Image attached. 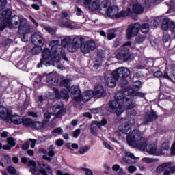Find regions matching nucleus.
<instances>
[{
  "label": "nucleus",
  "instance_id": "nucleus-44",
  "mask_svg": "<svg viewBox=\"0 0 175 175\" xmlns=\"http://www.w3.org/2000/svg\"><path fill=\"white\" fill-rule=\"evenodd\" d=\"M42 46H36V47L33 48L31 51V53L32 55H38L42 53Z\"/></svg>",
  "mask_w": 175,
  "mask_h": 175
},
{
  "label": "nucleus",
  "instance_id": "nucleus-55",
  "mask_svg": "<svg viewBox=\"0 0 175 175\" xmlns=\"http://www.w3.org/2000/svg\"><path fill=\"white\" fill-rule=\"evenodd\" d=\"M128 80L122 79L120 81V86L122 87V88H126L128 87Z\"/></svg>",
  "mask_w": 175,
  "mask_h": 175
},
{
  "label": "nucleus",
  "instance_id": "nucleus-47",
  "mask_svg": "<svg viewBox=\"0 0 175 175\" xmlns=\"http://www.w3.org/2000/svg\"><path fill=\"white\" fill-rule=\"evenodd\" d=\"M59 53H60V55L64 61H68V57H66V54L65 53V50L62 48V46L59 44Z\"/></svg>",
  "mask_w": 175,
  "mask_h": 175
},
{
  "label": "nucleus",
  "instance_id": "nucleus-12",
  "mask_svg": "<svg viewBox=\"0 0 175 175\" xmlns=\"http://www.w3.org/2000/svg\"><path fill=\"white\" fill-rule=\"evenodd\" d=\"M80 44H81V51L83 54H88L90 51H94V50L96 49V45H95V42H94L93 40H90L85 43H83L82 42Z\"/></svg>",
  "mask_w": 175,
  "mask_h": 175
},
{
  "label": "nucleus",
  "instance_id": "nucleus-38",
  "mask_svg": "<svg viewBox=\"0 0 175 175\" xmlns=\"http://www.w3.org/2000/svg\"><path fill=\"white\" fill-rule=\"evenodd\" d=\"M129 94L132 96V103H133V96H138L139 98H144V96H146L144 93L133 90H129Z\"/></svg>",
  "mask_w": 175,
  "mask_h": 175
},
{
  "label": "nucleus",
  "instance_id": "nucleus-48",
  "mask_svg": "<svg viewBox=\"0 0 175 175\" xmlns=\"http://www.w3.org/2000/svg\"><path fill=\"white\" fill-rule=\"evenodd\" d=\"M90 151V146H83L79 148V152L81 155H84L86 152Z\"/></svg>",
  "mask_w": 175,
  "mask_h": 175
},
{
  "label": "nucleus",
  "instance_id": "nucleus-10",
  "mask_svg": "<svg viewBox=\"0 0 175 175\" xmlns=\"http://www.w3.org/2000/svg\"><path fill=\"white\" fill-rule=\"evenodd\" d=\"M53 111L56 118H62L66 114V108L64 104H55L53 107Z\"/></svg>",
  "mask_w": 175,
  "mask_h": 175
},
{
  "label": "nucleus",
  "instance_id": "nucleus-36",
  "mask_svg": "<svg viewBox=\"0 0 175 175\" xmlns=\"http://www.w3.org/2000/svg\"><path fill=\"white\" fill-rule=\"evenodd\" d=\"M72 42V38H70V36H66L65 38L62 40V48L66 49Z\"/></svg>",
  "mask_w": 175,
  "mask_h": 175
},
{
  "label": "nucleus",
  "instance_id": "nucleus-62",
  "mask_svg": "<svg viewBox=\"0 0 175 175\" xmlns=\"http://www.w3.org/2000/svg\"><path fill=\"white\" fill-rule=\"evenodd\" d=\"M170 30L175 34V23L173 21L170 23Z\"/></svg>",
  "mask_w": 175,
  "mask_h": 175
},
{
  "label": "nucleus",
  "instance_id": "nucleus-33",
  "mask_svg": "<svg viewBox=\"0 0 175 175\" xmlns=\"http://www.w3.org/2000/svg\"><path fill=\"white\" fill-rule=\"evenodd\" d=\"M109 6H110V4L107 1H102L99 3L97 11L102 14V11L105 10V12H107Z\"/></svg>",
  "mask_w": 175,
  "mask_h": 175
},
{
  "label": "nucleus",
  "instance_id": "nucleus-64",
  "mask_svg": "<svg viewBox=\"0 0 175 175\" xmlns=\"http://www.w3.org/2000/svg\"><path fill=\"white\" fill-rule=\"evenodd\" d=\"M154 77H157V78H159V77H162V76H163V72H162V71H156L154 73Z\"/></svg>",
  "mask_w": 175,
  "mask_h": 175
},
{
  "label": "nucleus",
  "instance_id": "nucleus-54",
  "mask_svg": "<svg viewBox=\"0 0 175 175\" xmlns=\"http://www.w3.org/2000/svg\"><path fill=\"white\" fill-rule=\"evenodd\" d=\"M7 172H8V173L12 175H14L16 173H17V170L13 166H8L7 167Z\"/></svg>",
  "mask_w": 175,
  "mask_h": 175
},
{
  "label": "nucleus",
  "instance_id": "nucleus-37",
  "mask_svg": "<svg viewBox=\"0 0 175 175\" xmlns=\"http://www.w3.org/2000/svg\"><path fill=\"white\" fill-rule=\"evenodd\" d=\"M122 122H124L126 126H133L135 125V118H126L125 119H122Z\"/></svg>",
  "mask_w": 175,
  "mask_h": 175
},
{
  "label": "nucleus",
  "instance_id": "nucleus-4",
  "mask_svg": "<svg viewBox=\"0 0 175 175\" xmlns=\"http://www.w3.org/2000/svg\"><path fill=\"white\" fill-rule=\"evenodd\" d=\"M5 24L8 28H14L20 29L21 27H24L27 24V19L20 18L18 16H13L10 18H5Z\"/></svg>",
  "mask_w": 175,
  "mask_h": 175
},
{
  "label": "nucleus",
  "instance_id": "nucleus-5",
  "mask_svg": "<svg viewBox=\"0 0 175 175\" xmlns=\"http://www.w3.org/2000/svg\"><path fill=\"white\" fill-rule=\"evenodd\" d=\"M50 46L51 47V51L52 53V61L53 62H56V64H59V61H61V54L59 53V41L53 40L50 42Z\"/></svg>",
  "mask_w": 175,
  "mask_h": 175
},
{
  "label": "nucleus",
  "instance_id": "nucleus-14",
  "mask_svg": "<svg viewBox=\"0 0 175 175\" xmlns=\"http://www.w3.org/2000/svg\"><path fill=\"white\" fill-rule=\"evenodd\" d=\"M31 42L34 46H44V39L41 36L40 33H34L31 36Z\"/></svg>",
  "mask_w": 175,
  "mask_h": 175
},
{
  "label": "nucleus",
  "instance_id": "nucleus-9",
  "mask_svg": "<svg viewBox=\"0 0 175 175\" xmlns=\"http://www.w3.org/2000/svg\"><path fill=\"white\" fill-rule=\"evenodd\" d=\"M140 29V23H135L133 25H129L127 29V39H131L134 36H137Z\"/></svg>",
  "mask_w": 175,
  "mask_h": 175
},
{
  "label": "nucleus",
  "instance_id": "nucleus-41",
  "mask_svg": "<svg viewBox=\"0 0 175 175\" xmlns=\"http://www.w3.org/2000/svg\"><path fill=\"white\" fill-rule=\"evenodd\" d=\"M12 16V10L8 9L5 11H3L2 13H0V19L1 18H10Z\"/></svg>",
  "mask_w": 175,
  "mask_h": 175
},
{
  "label": "nucleus",
  "instance_id": "nucleus-31",
  "mask_svg": "<svg viewBox=\"0 0 175 175\" xmlns=\"http://www.w3.org/2000/svg\"><path fill=\"white\" fill-rule=\"evenodd\" d=\"M93 96H94V92L92 90H88L83 94V96H81V100L84 103L88 102V100L92 99Z\"/></svg>",
  "mask_w": 175,
  "mask_h": 175
},
{
  "label": "nucleus",
  "instance_id": "nucleus-42",
  "mask_svg": "<svg viewBox=\"0 0 175 175\" xmlns=\"http://www.w3.org/2000/svg\"><path fill=\"white\" fill-rule=\"evenodd\" d=\"M44 125H46L44 122H33V124L31 126V128L33 129H42V128H44Z\"/></svg>",
  "mask_w": 175,
  "mask_h": 175
},
{
  "label": "nucleus",
  "instance_id": "nucleus-27",
  "mask_svg": "<svg viewBox=\"0 0 175 175\" xmlns=\"http://www.w3.org/2000/svg\"><path fill=\"white\" fill-rule=\"evenodd\" d=\"M46 81L49 84L51 85H58V79H57V75L53 72L48 74L46 75Z\"/></svg>",
  "mask_w": 175,
  "mask_h": 175
},
{
  "label": "nucleus",
  "instance_id": "nucleus-2",
  "mask_svg": "<svg viewBox=\"0 0 175 175\" xmlns=\"http://www.w3.org/2000/svg\"><path fill=\"white\" fill-rule=\"evenodd\" d=\"M40 170L36 167V162L33 160L28 161V167H30L29 172L34 175H49L53 173V170L46 163H38Z\"/></svg>",
  "mask_w": 175,
  "mask_h": 175
},
{
  "label": "nucleus",
  "instance_id": "nucleus-16",
  "mask_svg": "<svg viewBox=\"0 0 175 175\" xmlns=\"http://www.w3.org/2000/svg\"><path fill=\"white\" fill-rule=\"evenodd\" d=\"M70 91L71 92V97L72 99H77V100H81V92L79 89L78 86L72 85Z\"/></svg>",
  "mask_w": 175,
  "mask_h": 175
},
{
  "label": "nucleus",
  "instance_id": "nucleus-17",
  "mask_svg": "<svg viewBox=\"0 0 175 175\" xmlns=\"http://www.w3.org/2000/svg\"><path fill=\"white\" fill-rule=\"evenodd\" d=\"M93 94L96 98H103L106 96V92H105L102 84H98L95 87Z\"/></svg>",
  "mask_w": 175,
  "mask_h": 175
},
{
  "label": "nucleus",
  "instance_id": "nucleus-49",
  "mask_svg": "<svg viewBox=\"0 0 175 175\" xmlns=\"http://www.w3.org/2000/svg\"><path fill=\"white\" fill-rule=\"evenodd\" d=\"M51 118V113L47 111L44 114V120H43L44 124H47V122L50 121Z\"/></svg>",
  "mask_w": 175,
  "mask_h": 175
},
{
  "label": "nucleus",
  "instance_id": "nucleus-57",
  "mask_svg": "<svg viewBox=\"0 0 175 175\" xmlns=\"http://www.w3.org/2000/svg\"><path fill=\"white\" fill-rule=\"evenodd\" d=\"M82 170L85 172V175H94V172L90 168L82 167Z\"/></svg>",
  "mask_w": 175,
  "mask_h": 175
},
{
  "label": "nucleus",
  "instance_id": "nucleus-6",
  "mask_svg": "<svg viewBox=\"0 0 175 175\" xmlns=\"http://www.w3.org/2000/svg\"><path fill=\"white\" fill-rule=\"evenodd\" d=\"M110 111L111 113H116L117 116H121L122 113H124V109H125V107L124 105H121V102L113 100L109 103Z\"/></svg>",
  "mask_w": 175,
  "mask_h": 175
},
{
  "label": "nucleus",
  "instance_id": "nucleus-7",
  "mask_svg": "<svg viewBox=\"0 0 175 175\" xmlns=\"http://www.w3.org/2000/svg\"><path fill=\"white\" fill-rule=\"evenodd\" d=\"M120 9L117 6H109L107 11L103 10L101 11L102 14L104 16H107L111 18L118 19L121 18V12H119Z\"/></svg>",
  "mask_w": 175,
  "mask_h": 175
},
{
  "label": "nucleus",
  "instance_id": "nucleus-29",
  "mask_svg": "<svg viewBox=\"0 0 175 175\" xmlns=\"http://www.w3.org/2000/svg\"><path fill=\"white\" fill-rule=\"evenodd\" d=\"M33 28L31 25H27V23H25L24 26H21L18 29V32L20 35H25V33H29V32L32 31Z\"/></svg>",
  "mask_w": 175,
  "mask_h": 175
},
{
  "label": "nucleus",
  "instance_id": "nucleus-22",
  "mask_svg": "<svg viewBox=\"0 0 175 175\" xmlns=\"http://www.w3.org/2000/svg\"><path fill=\"white\" fill-rule=\"evenodd\" d=\"M5 122L9 124L12 122L13 124H15V125H20V124L23 122V118L18 115H12L11 113Z\"/></svg>",
  "mask_w": 175,
  "mask_h": 175
},
{
  "label": "nucleus",
  "instance_id": "nucleus-40",
  "mask_svg": "<svg viewBox=\"0 0 175 175\" xmlns=\"http://www.w3.org/2000/svg\"><path fill=\"white\" fill-rule=\"evenodd\" d=\"M22 123L25 126H27V128H32L33 121L31 118H24L22 119Z\"/></svg>",
  "mask_w": 175,
  "mask_h": 175
},
{
  "label": "nucleus",
  "instance_id": "nucleus-24",
  "mask_svg": "<svg viewBox=\"0 0 175 175\" xmlns=\"http://www.w3.org/2000/svg\"><path fill=\"white\" fill-rule=\"evenodd\" d=\"M53 91L57 99H69V93H68L66 90H62V91L59 92L57 88H53Z\"/></svg>",
  "mask_w": 175,
  "mask_h": 175
},
{
  "label": "nucleus",
  "instance_id": "nucleus-58",
  "mask_svg": "<svg viewBox=\"0 0 175 175\" xmlns=\"http://www.w3.org/2000/svg\"><path fill=\"white\" fill-rule=\"evenodd\" d=\"M6 3H8L7 0H0V12H2V10L5 9V6H6Z\"/></svg>",
  "mask_w": 175,
  "mask_h": 175
},
{
  "label": "nucleus",
  "instance_id": "nucleus-32",
  "mask_svg": "<svg viewBox=\"0 0 175 175\" xmlns=\"http://www.w3.org/2000/svg\"><path fill=\"white\" fill-rule=\"evenodd\" d=\"M7 142L8 144L3 146V150H12V148L16 146V140H14V138L12 137H8Z\"/></svg>",
  "mask_w": 175,
  "mask_h": 175
},
{
  "label": "nucleus",
  "instance_id": "nucleus-52",
  "mask_svg": "<svg viewBox=\"0 0 175 175\" xmlns=\"http://www.w3.org/2000/svg\"><path fill=\"white\" fill-rule=\"evenodd\" d=\"M145 40H146V36L144 35L139 36L135 38V42L138 44H142V43H143V42H144Z\"/></svg>",
  "mask_w": 175,
  "mask_h": 175
},
{
  "label": "nucleus",
  "instance_id": "nucleus-25",
  "mask_svg": "<svg viewBox=\"0 0 175 175\" xmlns=\"http://www.w3.org/2000/svg\"><path fill=\"white\" fill-rule=\"evenodd\" d=\"M125 155L123 157V161L124 162H126V163H136L137 162V159L133 154L126 152H124Z\"/></svg>",
  "mask_w": 175,
  "mask_h": 175
},
{
  "label": "nucleus",
  "instance_id": "nucleus-18",
  "mask_svg": "<svg viewBox=\"0 0 175 175\" xmlns=\"http://www.w3.org/2000/svg\"><path fill=\"white\" fill-rule=\"evenodd\" d=\"M50 55H51V52H50V49H44L42 51L43 59L40 60V64H38V68H42L43 65H46L47 64V59L50 58Z\"/></svg>",
  "mask_w": 175,
  "mask_h": 175
},
{
  "label": "nucleus",
  "instance_id": "nucleus-35",
  "mask_svg": "<svg viewBox=\"0 0 175 175\" xmlns=\"http://www.w3.org/2000/svg\"><path fill=\"white\" fill-rule=\"evenodd\" d=\"M119 131L122 133H125V135H129L132 132V129L129 127V126L124 125L122 124L120 126H119Z\"/></svg>",
  "mask_w": 175,
  "mask_h": 175
},
{
  "label": "nucleus",
  "instance_id": "nucleus-19",
  "mask_svg": "<svg viewBox=\"0 0 175 175\" xmlns=\"http://www.w3.org/2000/svg\"><path fill=\"white\" fill-rule=\"evenodd\" d=\"M92 0H85L84 5L85 8H88L91 12H94V10H98V8H99V1L98 0L93 1Z\"/></svg>",
  "mask_w": 175,
  "mask_h": 175
},
{
  "label": "nucleus",
  "instance_id": "nucleus-26",
  "mask_svg": "<svg viewBox=\"0 0 175 175\" xmlns=\"http://www.w3.org/2000/svg\"><path fill=\"white\" fill-rule=\"evenodd\" d=\"M12 114V111L8 109L6 107L0 106V117L4 121H7L8 118Z\"/></svg>",
  "mask_w": 175,
  "mask_h": 175
},
{
  "label": "nucleus",
  "instance_id": "nucleus-20",
  "mask_svg": "<svg viewBox=\"0 0 175 175\" xmlns=\"http://www.w3.org/2000/svg\"><path fill=\"white\" fill-rule=\"evenodd\" d=\"M145 150L149 153L154 155H162V152H161V149H157V145L154 144H151L149 145H146Z\"/></svg>",
  "mask_w": 175,
  "mask_h": 175
},
{
  "label": "nucleus",
  "instance_id": "nucleus-21",
  "mask_svg": "<svg viewBox=\"0 0 175 175\" xmlns=\"http://www.w3.org/2000/svg\"><path fill=\"white\" fill-rule=\"evenodd\" d=\"M62 15V25L63 27H66L67 28H70L72 27V21L68 18V12L62 11L61 12Z\"/></svg>",
  "mask_w": 175,
  "mask_h": 175
},
{
  "label": "nucleus",
  "instance_id": "nucleus-28",
  "mask_svg": "<svg viewBox=\"0 0 175 175\" xmlns=\"http://www.w3.org/2000/svg\"><path fill=\"white\" fill-rule=\"evenodd\" d=\"M98 128H102L100 122L94 121L90 125L91 134L94 135V136H96V135H98Z\"/></svg>",
  "mask_w": 175,
  "mask_h": 175
},
{
  "label": "nucleus",
  "instance_id": "nucleus-8",
  "mask_svg": "<svg viewBox=\"0 0 175 175\" xmlns=\"http://www.w3.org/2000/svg\"><path fill=\"white\" fill-rule=\"evenodd\" d=\"M84 42V38L77 36L73 38L72 42L70 43L67 46V50L69 53H75V51H77L79 50V47H80V44Z\"/></svg>",
  "mask_w": 175,
  "mask_h": 175
},
{
  "label": "nucleus",
  "instance_id": "nucleus-56",
  "mask_svg": "<svg viewBox=\"0 0 175 175\" xmlns=\"http://www.w3.org/2000/svg\"><path fill=\"white\" fill-rule=\"evenodd\" d=\"M116 38V33L113 30H109L107 33V39L108 40H111V39H114Z\"/></svg>",
  "mask_w": 175,
  "mask_h": 175
},
{
  "label": "nucleus",
  "instance_id": "nucleus-30",
  "mask_svg": "<svg viewBox=\"0 0 175 175\" xmlns=\"http://www.w3.org/2000/svg\"><path fill=\"white\" fill-rule=\"evenodd\" d=\"M132 10L135 14H142L144 12V8L140 3H135L133 5Z\"/></svg>",
  "mask_w": 175,
  "mask_h": 175
},
{
  "label": "nucleus",
  "instance_id": "nucleus-34",
  "mask_svg": "<svg viewBox=\"0 0 175 175\" xmlns=\"http://www.w3.org/2000/svg\"><path fill=\"white\" fill-rule=\"evenodd\" d=\"M170 168V163H165L159 166H158L156 169L157 173H162L163 170H167Z\"/></svg>",
  "mask_w": 175,
  "mask_h": 175
},
{
  "label": "nucleus",
  "instance_id": "nucleus-53",
  "mask_svg": "<svg viewBox=\"0 0 175 175\" xmlns=\"http://www.w3.org/2000/svg\"><path fill=\"white\" fill-rule=\"evenodd\" d=\"M60 85L63 87H66V88L69 89V87H70V80L69 79H63L60 82Z\"/></svg>",
  "mask_w": 175,
  "mask_h": 175
},
{
  "label": "nucleus",
  "instance_id": "nucleus-50",
  "mask_svg": "<svg viewBox=\"0 0 175 175\" xmlns=\"http://www.w3.org/2000/svg\"><path fill=\"white\" fill-rule=\"evenodd\" d=\"M131 13H132L131 8L120 11V18H122V17H128Z\"/></svg>",
  "mask_w": 175,
  "mask_h": 175
},
{
  "label": "nucleus",
  "instance_id": "nucleus-63",
  "mask_svg": "<svg viewBox=\"0 0 175 175\" xmlns=\"http://www.w3.org/2000/svg\"><path fill=\"white\" fill-rule=\"evenodd\" d=\"M29 148V141H27L25 144L22 145V150H28Z\"/></svg>",
  "mask_w": 175,
  "mask_h": 175
},
{
  "label": "nucleus",
  "instance_id": "nucleus-39",
  "mask_svg": "<svg viewBox=\"0 0 175 175\" xmlns=\"http://www.w3.org/2000/svg\"><path fill=\"white\" fill-rule=\"evenodd\" d=\"M162 28L163 31H167L169 28L170 29V19L169 18H165L163 20Z\"/></svg>",
  "mask_w": 175,
  "mask_h": 175
},
{
  "label": "nucleus",
  "instance_id": "nucleus-15",
  "mask_svg": "<svg viewBox=\"0 0 175 175\" xmlns=\"http://www.w3.org/2000/svg\"><path fill=\"white\" fill-rule=\"evenodd\" d=\"M158 118V116L154 111H148L144 118V125H147L148 122H152Z\"/></svg>",
  "mask_w": 175,
  "mask_h": 175
},
{
  "label": "nucleus",
  "instance_id": "nucleus-51",
  "mask_svg": "<svg viewBox=\"0 0 175 175\" xmlns=\"http://www.w3.org/2000/svg\"><path fill=\"white\" fill-rule=\"evenodd\" d=\"M139 88H142V83L140 81H136L133 84V90L131 91H139Z\"/></svg>",
  "mask_w": 175,
  "mask_h": 175
},
{
  "label": "nucleus",
  "instance_id": "nucleus-11",
  "mask_svg": "<svg viewBox=\"0 0 175 175\" xmlns=\"http://www.w3.org/2000/svg\"><path fill=\"white\" fill-rule=\"evenodd\" d=\"M129 46H131V42L128 41L120 47V51L116 55L117 59H124L129 55Z\"/></svg>",
  "mask_w": 175,
  "mask_h": 175
},
{
  "label": "nucleus",
  "instance_id": "nucleus-1",
  "mask_svg": "<svg viewBox=\"0 0 175 175\" xmlns=\"http://www.w3.org/2000/svg\"><path fill=\"white\" fill-rule=\"evenodd\" d=\"M127 143L131 147L144 151L147 147V139L143 137V133L139 130H133L130 135L126 137Z\"/></svg>",
  "mask_w": 175,
  "mask_h": 175
},
{
  "label": "nucleus",
  "instance_id": "nucleus-13",
  "mask_svg": "<svg viewBox=\"0 0 175 175\" xmlns=\"http://www.w3.org/2000/svg\"><path fill=\"white\" fill-rule=\"evenodd\" d=\"M113 75H116L118 79H126L131 75V70L126 67H119L113 71Z\"/></svg>",
  "mask_w": 175,
  "mask_h": 175
},
{
  "label": "nucleus",
  "instance_id": "nucleus-61",
  "mask_svg": "<svg viewBox=\"0 0 175 175\" xmlns=\"http://www.w3.org/2000/svg\"><path fill=\"white\" fill-rule=\"evenodd\" d=\"M6 27H8V25L5 23V18L3 19V21L0 20V31H3V29H5Z\"/></svg>",
  "mask_w": 175,
  "mask_h": 175
},
{
  "label": "nucleus",
  "instance_id": "nucleus-59",
  "mask_svg": "<svg viewBox=\"0 0 175 175\" xmlns=\"http://www.w3.org/2000/svg\"><path fill=\"white\" fill-rule=\"evenodd\" d=\"M53 133H56L57 135H62V133H64V130L61 127H57L53 130Z\"/></svg>",
  "mask_w": 175,
  "mask_h": 175
},
{
  "label": "nucleus",
  "instance_id": "nucleus-60",
  "mask_svg": "<svg viewBox=\"0 0 175 175\" xmlns=\"http://www.w3.org/2000/svg\"><path fill=\"white\" fill-rule=\"evenodd\" d=\"M102 65V59H98L94 62V67L98 69Z\"/></svg>",
  "mask_w": 175,
  "mask_h": 175
},
{
  "label": "nucleus",
  "instance_id": "nucleus-43",
  "mask_svg": "<svg viewBox=\"0 0 175 175\" xmlns=\"http://www.w3.org/2000/svg\"><path fill=\"white\" fill-rule=\"evenodd\" d=\"M141 31L142 33H148V31H150V25L148 23H143L142 25H140Z\"/></svg>",
  "mask_w": 175,
  "mask_h": 175
},
{
  "label": "nucleus",
  "instance_id": "nucleus-45",
  "mask_svg": "<svg viewBox=\"0 0 175 175\" xmlns=\"http://www.w3.org/2000/svg\"><path fill=\"white\" fill-rule=\"evenodd\" d=\"M169 148H170V144L169 142H163L161 147L160 152H162V154H163L164 151H168Z\"/></svg>",
  "mask_w": 175,
  "mask_h": 175
},
{
  "label": "nucleus",
  "instance_id": "nucleus-3",
  "mask_svg": "<svg viewBox=\"0 0 175 175\" xmlns=\"http://www.w3.org/2000/svg\"><path fill=\"white\" fill-rule=\"evenodd\" d=\"M115 100L118 102H123V106L126 110L133 109L135 107V103H132V96L130 94L129 91H125L124 90L119 91L115 95Z\"/></svg>",
  "mask_w": 175,
  "mask_h": 175
},
{
  "label": "nucleus",
  "instance_id": "nucleus-23",
  "mask_svg": "<svg viewBox=\"0 0 175 175\" xmlns=\"http://www.w3.org/2000/svg\"><path fill=\"white\" fill-rule=\"evenodd\" d=\"M118 77L114 75V71L111 72V76L108 77L107 79V84L109 88H114L116 85V81H118Z\"/></svg>",
  "mask_w": 175,
  "mask_h": 175
},
{
  "label": "nucleus",
  "instance_id": "nucleus-46",
  "mask_svg": "<svg viewBox=\"0 0 175 175\" xmlns=\"http://www.w3.org/2000/svg\"><path fill=\"white\" fill-rule=\"evenodd\" d=\"M150 27L152 28H158V25L159 24V18H151Z\"/></svg>",
  "mask_w": 175,
  "mask_h": 175
}]
</instances>
